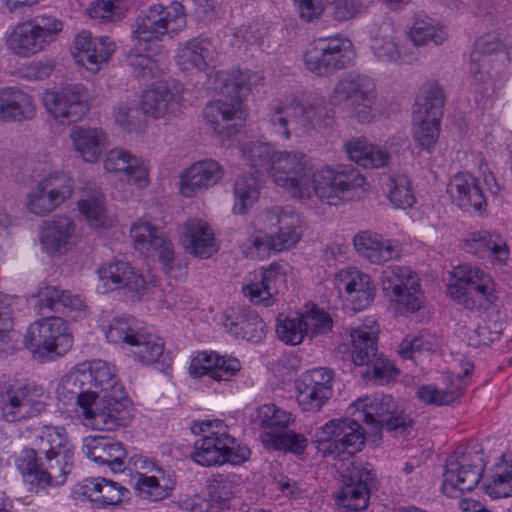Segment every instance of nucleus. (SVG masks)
Masks as SVG:
<instances>
[{
    "label": "nucleus",
    "instance_id": "nucleus-14",
    "mask_svg": "<svg viewBox=\"0 0 512 512\" xmlns=\"http://www.w3.org/2000/svg\"><path fill=\"white\" fill-rule=\"evenodd\" d=\"M443 104V90L436 82H428L421 87L415 101L412 136L416 144L428 152L439 139Z\"/></svg>",
    "mask_w": 512,
    "mask_h": 512
},
{
    "label": "nucleus",
    "instance_id": "nucleus-44",
    "mask_svg": "<svg viewBox=\"0 0 512 512\" xmlns=\"http://www.w3.org/2000/svg\"><path fill=\"white\" fill-rule=\"evenodd\" d=\"M73 150L86 163H96L108 147L107 134L97 127L74 126L69 134Z\"/></svg>",
    "mask_w": 512,
    "mask_h": 512
},
{
    "label": "nucleus",
    "instance_id": "nucleus-32",
    "mask_svg": "<svg viewBox=\"0 0 512 512\" xmlns=\"http://www.w3.org/2000/svg\"><path fill=\"white\" fill-rule=\"evenodd\" d=\"M406 140L400 136L387 140L384 146L371 142L368 138L353 137L345 142V151L350 160L367 169H379L388 165L390 150L397 145H404Z\"/></svg>",
    "mask_w": 512,
    "mask_h": 512
},
{
    "label": "nucleus",
    "instance_id": "nucleus-43",
    "mask_svg": "<svg viewBox=\"0 0 512 512\" xmlns=\"http://www.w3.org/2000/svg\"><path fill=\"white\" fill-rule=\"evenodd\" d=\"M34 97L18 87L0 90V119L4 122H21L35 117Z\"/></svg>",
    "mask_w": 512,
    "mask_h": 512
},
{
    "label": "nucleus",
    "instance_id": "nucleus-55",
    "mask_svg": "<svg viewBox=\"0 0 512 512\" xmlns=\"http://www.w3.org/2000/svg\"><path fill=\"white\" fill-rule=\"evenodd\" d=\"M134 360L142 365L157 363L164 352V341L145 326L129 346Z\"/></svg>",
    "mask_w": 512,
    "mask_h": 512
},
{
    "label": "nucleus",
    "instance_id": "nucleus-56",
    "mask_svg": "<svg viewBox=\"0 0 512 512\" xmlns=\"http://www.w3.org/2000/svg\"><path fill=\"white\" fill-rule=\"evenodd\" d=\"M262 185L252 174L239 176L234 184V204L232 211L235 215H245L259 200Z\"/></svg>",
    "mask_w": 512,
    "mask_h": 512
},
{
    "label": "nucleus",
    "instance_id": "nucleus-46",
    "mask_svg": "<svg viewBox=\"0 0 512 512\" xmlns=\"http://www.w3.org/2000/svg\"><path fill=\"white\" fill-rule=\"evenodd\" d=\"M467 252L480 258H489L493 265L503 266L509 259V248L506 241L496 233L477 231L465 240Z\"/></svg>",
    "mask_w": 512,
    "mask_h": 512
},
{
    "label": "nucleus",
    "instance_id": "nucleus-64",
    "mask_svg": "<svg viewBox=\"0 0 512 512\" xmlns=\"http://www.w3.org/2000/svg\"><path fill=\"white\" fill-rule=\"evenodd\" d=\"M87 11L93 19L115 22L124 18L126 7L123 0H93Z\"/></svg>",
    "mask_w": 512,
    "mask_h": 512
},
{
    "label": "nucleus",
    "instance_id": "nucleus-16",
    "mask_svg": "<svg viewBox=\"0 0 512 512\" xmlns=\"http://www.w3.org/2000/svg\"><path fill=\"white\" fill-rule=\"evenodd\" d=\"M381 286L400 315L418 312L425 303L418 275L406 266H388L381 273Z\"/></svg>",
    "mask_w": 512,
    "mask_h": 512
},
{
    "label": "nucleus",
    "instance_id": "nucleus-6",
    "mask_svg": "<svg viewBox=\"0 0 512 512\" xmlns=\"http://www.w3.org/2000/svg\"><path fill=\"white\" fill-rule=\"evenodd\" d=\"M191 431L195 435H202V438L194 443L191 453L192 460L204 467L230 463L240 465L250 456L247 446L237 442L228 433L227 425L219 420L194 421Z\"/></svg>",
    "mask_w": 512,
    "mask_h": 512
},
{
    "label": "nucleus",
    "instance_id": "nucleus-35",
    "mask_svg": "<svg viewBox=\"0 0 512 512\" xmlns=\"http://www.w3.org/2000/svg\"><path fill=\"white\" fill-rule=\"evenodd\" d=\"M223 175V167L218 161L211 158L196 161L181 174L179 191L184 197H194L199 192L217 185Z\"/></svg>",
    "mask_w": 512,
    "mask_h": 512
},
{
    "label": "nucleus",
    "instance_id": "nucleus-7",
    "mask_svg": "<svg viewBox=\"0 0 512 512\" xmlns=\"http://www.w3.org/2000/svg\"><path fill=\"white\" fill-rule=\"evenodd\" d=\"M185 27L186 15L180 2H172L168 6L151 5L143 10L134 22V48L139 51H152L157 43L173 39Z\"/></svg>",
    "mask_w": 512,
    "mask_h": 512
},
{
    "label": "nucleus",
    "instance_id": "nucleus-19",
    "mask_svg": "<svg viewBox=\"0 0 512 512\" xmlns=\"http://www.w3.org/2000/svg\"><path fill=\"white\" fill-rule=\"evenodd\" d=\"M484 470L478 452L456 450L446 459L441 489L450 498H459L472 491L479 483Z\"/></svg>",
    "mask_w": 512,
    "mask_h": 512
},
{
    "label": "nucleus",
    "instance_id": "nucleus-51",
    "mask_svg": "<svg viewBox=\"0 0 512 512\" xmlns=\"http://www.w3.org/2000/svg\"><path fill=\"white\" fill-rule=\"evenodd\" d=\"M450 384L438 386L435 384L421 385L417 388L418 399L429 405L445 406L450 405L463 395L464 380L460 374L449 378Z\"/></svg>",
    "mask_w": 512,
    "mask_h": 512
},
{
    "label": "nucleus",
    "instance_id": "nucleus-60",
    "mask_svg": "<svg viewBox=\"0 0 512 512\" xmlns=\"http://www.w3.org/2000/svg\"><path fill=\"white\" fill-rule=\"evenodd\" d=\"M387 194L390 202L397 208H409L415 202L411 182L406 175H391L387 182Z\"/></svg>",
    "mask_w": 512,
    "mask_h": 512
},
{
    "label": "nucleus",
    "instance_id": "nucleus-2",
    "mask_svg": "<svg viewBox=\"0 0 512 512\" xmlns=\"http://www.w3.org/2000/svg\"><path fill=\"white\" fill-rule=\"evenodd\" d=\"M368 190L369 183L358 169L342 167L335 170L331 166L313 169L307 157L294 198L306 201L316 197L324 204L336 206L360 198Z\"/></svg>",
    "mask_w": 512,
    "mask_h": 512
},
{
    "label": "nucleus",
    "instance_id": "nucleus-34",
    "mask_svg": "<svg viewBox=\"0 0 512 512\" xmlns=\"http://www.w3.org/2000/svg\"><path fill=\"white\" fill-rule=\"evenodd\" d=\"M343 478L344 484L335 495L336 504L350 511L366 509L370 497L368 484L373 479L372 472L366 467L352 465Z\"/></svg>",
    "mask_w": 512,
    "mask_h": 512
},
{
    "label": "nucleus",
    "instance_id": "nucleus-8",
    "mask_svg": "<svg viewBox=\"0 0 512 512\" xmlns=\"http://www.w3.org/2000/svg\"><path fill=\"white\" fill-rule=\"evenodd\" d=\"M64 23L52 13L38 14L10 26L3 41L7 51L18 58H30L44 52L61 34Z\"/></svg>",
    "mask_w": 512,
    "mask_h": 512
},
{
    "label": "nucleus",
    "instance_id": "nucleus-58",
    "mask_svg": "<svg viewBox=\"0 0 512 512\" xmlns=\"http://www.w3.org/2000/svg\"><path fill=\"white\" fill-rule=\"evenodd\" d=\"M130 55V65L136 75L143 80L160 78L168 68V60L164 54L158 53L150 56L134 48Z\"/></svg>",
    "mask_w": 512,
    "mask_h": 512
},
{
    "label": "nucleus",
    "instance_id": "nucleus-28",
    "mask_svg": "<svg viewBox=\"0 0 512 512\" xmlns=\"http://www.w3.org/2000/svg\"><path fill=\"white\" fill-rule=\"evenodd\" d=\"M183 85L176 80L156 82L141 94L140 106L146 116L154 119L174 115L183 99Z\"/></svg>",
    "mask_w": 512,
    "mask_h": 512
},
{
    "label": "nucleus",
    "instance_id": "nucleus-26",
    "mask_svg": "<svg viewBox=\"0 0 512 512\" xmlns=\"http://www.w3.org/2000/svg\"><path fill=\"white\" fill-rule=\"evenodd\" d=\"M334 372L317 367L303 372L296 384L297 401L304 412H319L333 395Z\"/></svg>",
    "mask_w": 512,
    "mask_h": 512
},
{
    "label": "nucleus",
    "instance_id": "nucleus-27",
    "mask_svg": "<svg viewBox=\"0 0 512 512\" xmlns=\"http://www.w3.org/2000/svg\"><path fill=\"white\" fill-rule=\"evenodd\" d=\"M85 372L89 375V388L99 389L103 395H97V403L101 406H113L112 403L122 404L127 413V418L119 425L124 426L131 420L129 401L125 398L123 386L118 382L115 366L103 360H93L82 363Z\"/></svg>",
    "mask_w": 512,
    "mask_h": 512
},
{
    "label": "nucleus",
    "instance_id": "nucleus-33",
    "mask_svg": "<svg viewBox=\"0 0 512 512\" xmlns=\"http://www.w3.org/2000/svg\"><path fill=\"white\" fill-rule=\"evenodd\" d=\"M353 245L360 257L376 265L400 259L403 250L399 240L370 230L358 232Z\"/></svg>",
    "mask_w": 512,
    "mask_h": 512
},
{
    "label": "nucleus",
    "instance_id": "nucleus-18",
    "mask_svg": "<svg viewBox=\"0 0 512 512\" xmlns=\"http://www.w3.org/2000/svg\"><path fill=\"white\" fill-rule=\"evenodd\" d=\"M24 345L35 356H63L73 345V335L63 318L45 317L29 326Z\"/></svg>",
    "mask_w": 512,
    "mask_h": 512
},
{
    "label": "nucleus",
    "instance_id": "nucleus-42",
    "mask_svg": "<svg viewBox=\"0 0 512 512\" xmlns=\"http://www.w3.org/2000/svg\"><path fill=\"white\" fill-rule=\"evenodd\" d=\"M476 106L482 112H498L500 91L503 88L506 73L495 75L490 70L470 71Z\"/></svg>",
    "mask_w": 512,
    "mask_h": 512
},
{
    "label": "nucleus",
    "instance_id": "nucleus-40",
    "mask_svg": "<svg viewBox=\"0 0 512 512\" xmlns=\"http://www.w3.org/2000/svg\"><path fill=\"white\" fill-rule=\"evenodd\" d=\"M286 272L282 265L271 264L261 273L259 281L243 288V293L255 304L268 307L273 304L274 296L286 287Z\"/></svg>",
    "mask_w": 512,
    "mask_h": 512
},
{
    "label": "nucleus",
    "instance_id": "nucleus-29",
    "mask_svg": "<svg viewBox=\"0 0 512 512\" xmlns=\"http://www.w3.org/2000/svg\"><path fill=\"white\" fill-rule=\"evenodd\" d=\"M334 285L354 311H362L374 301L376 286L373 280L356 267L338 271L334 276Z\"/></svg>",
    "mask_w": 512,
    "mask_h": 512
},
{
    "label": "nucleus",
    "instance_id": "nucleus-24",
    "mask_svg": "<svg viewBox=\"0 0 512 512\" xmlns=\"http://www.w3.org/2000/svg\"><path fill=\"white\" fill-rule=\"evenodd\" d=\"M259 222L267 230L274 252L293 248L302 238V220L291 208L273 207L259 216Z\"/></svg>",
    "mask_w": 512,
    "mask_h": 512
},
{
    "label": "nucleus",
    "instance_id": "nucleus-17",
    "mask_svg": "<svg viewBox=\"0 0 512 512\" xmlns=\"http://www.w3.org/2000/svg\"><path fill=\"white\" fill-rule=\"evenodd\" d=\"M97 274L99 279L97 290L100 293L120 290L132 301L143 300L156 288V282L152 276L143 275L123 261L105 263L98 268Z\"/></svg>",
    "mask_w": 512,
    "mask_h": 512
},
{
    "label": "nucleus",
    "instance_id": "nucleus-52",
    "mask_svg": "<svg viewBox=\"0 0 512 512\" xmlns=\"http://www.w3.org/2000/svg\"><path fill=\"white\" fill-rule=\"evenodd\" d=\"M143 323L131 315L113 317L103 328L108 343L124 348L129 347L143 329Z\"/></svg>",
    "mask_w": 512,
    "mask_h": 512
},
{
    "label": "nucleus",
    "instance_id": "nucleus-25",
    "mask_svg": "<svg viewBox=\"0 0 512 512\" xmlns=\"http://www.w3.org/2000/svg\"><path fill=\"white\" fill-rule=\"evenodd\" d=\"M509 56L505 33L499 30L487 32L474 44L469 71L478 73L480 70H490L495 72V75L505 74Z\"/></svg>",
    "mask_w": 512,
    "mask_h": 512
},
{
    "label": "nucleus",
    "instance_id": "nucleus-41",
    "mask_svg": "<svg viewBox=\"0 0 512 512\" xmlns=\"http://www.w3.org/2000/svg\"><path fill=\"white\" fill-rule=\"evenodd\" d=\"M234 495V482L223 475L213 478L204 497L195 496L184 503L187 510L193 512H221Z\"/></svg>",
    "mask_w": 512,
    "mask_h": 512
},
{
    "label": "nucleus",
    "instance_id": "nucleus-54",
    "mask_svg": "<svg viewBox=\"0 0 512 512\" xmlns=\"http://www.w3.org/2000/svg\"><path fill=\"white\" fill-rule=\"evenodd\" d=\"M446 26L437 19L418 16L414 20L409 37L415 46H426L430 43L438 46L447 39Z\"/></svg>",
    "mask_w": 512,
    "mask_h": 512
},
{
    "label": "nucleus",
    "instance_id": "nucleus-38",
    "mask_svg": "<svg viewBox=\"0 0 512 512\" xmlns=\"http://www.w3.org/2000/svg\"><path fill=\"white\" fill-rule=\"evenodd\" d=\"M82 451L87 458L109 467L114 473L123 472L127 467V453L123 444L109 437L97 435L84 438Z\"/></svg>",
    "mask_w": 512,
    "mask_h": 512
},
{
    "label": "nucleus",
    "instance_id": "nucleus-57",
    "mask_svg": "<svg viewBox=\"0 0 512 512\" xmlns=\"http://www.w3.org/2000/svg\"><path fill=\"white\" fill-rule=\"evenodd\" d=\"M484 487L492 498L512 496V459L502 458L497 462L485 480Z\"/></svg>",
    "mask_w": 512,
    "mask_h": 512
},
{
    "label": "nucleus",
    "instance_id": "nucleus-21",
    "mask_svg": "<svg viewBox=\"0 0 512 512\" xmlns=\"http://www.w3.org/2000/svg\"><path fill=\"white\" fill-rule=\"evenodd\" d=\"M89 90L80 83L69 84L59 90H47L43 105L48 114L60 123L80 120L90 108Z\"/></svg>",
    "mask_w": 512,
    "mask_h": 512
},
{
    "label": "nucleus",
    "instance_id": "nucleus-15",
    "mask_svg": "<svg viewBox=\"0 0 512 512\" xmlns=\"http://www.w3.org/2000/svg\"><path fill=\"white\" fill-rule=\"evenodd\" d=\"M354 58L352 41L337 33L315 39L304 54V66L317 76L328 77L349 66Z\"/></svg>",
    "mask_w": 512,
    "mask_h": 512
},
{
    "label": "nucleus",
    "instance_id": "nucleus-12",
    "mask_svg": "<svg viewBox=\"0 0 512 512\" xmlns=\"http://www.w3.org/2000/svg\"><path fill=\"white\" fill-rule=\"evenodd\" d=\"M377 89L373 78L359 73H348L336 83L329 96L331 106L347 104L353 117L360 124H370L376 119Z\"/></svg>",
    "mask_w": 512,
    "mask_h": 512
},
{
    "label": "nucleus",
    "instance_id": "nucleus-10",
    "mask_svg": "<svg viewBox=\"0 0 512 512\" xmlns=\"http://www.w3.org/2000/svg\"><path fill=\"white\" fill-rule=\"evenodd\" d=\"M37 456L32 449H23L16 465L30 490L59 486L65 483L74 463V446L66 448L44 458Z\"/></svg>",
    "mask_w": 512,
    "mask_h": 512
},
{
    "label": "nucleus",
    "instance_id": "nucleus-3",
    "mask_svg": "<svg viewBox=\"0 0 512 512\" xmlns=\"http://www.w3.org/2000/svg\"><path fill=\"white\" fill-rule=\"evenodd\" d=\"M264 77L251 70L217 71L214 89L222 94H233L229 100L218 99L209 102L203 109L205 122L218 136L230 137L234 127L230 124L241 119L242 97L262 85Z\"/></svg>",
    "mask_w": 512,
    "mask_h": 512
},
{
    "label": "nucleus",
    "instance_id": "nucleus-39",
    "mask_svg": "<svg viewBox=\"0 0 512 512\" xmlns=\"http://www.w3.org/2000/svg\"><path fill=\"white\" fill-rule=\"evenodd\" d=\"M223 326L236 338L258 343L265 337L266 325L257 312L245 308H231L223 315Z\"/></svg>",
    "mask_w": 512,
    "mask_h": 512
},
{
    "label": "nucleus",
    "instance_id": "nucleus-49",
    "mask_svg": "<svg viewBox=\"0 0 512 512\" xmlns=\"http://www.w3.org/2000/svg\"><path fill=\"white\" fill-rule=\"evenodd\" d=\"M81 489L85 497L102 507L116 506L129 495L123 485L101 477L84 480Z\"/></svg>",
    "mask_w": 512,
    "mask_h": 512
},
{
    "label": "nucleus",
    "instance_id": "nucleus-53",
    "mask_svg": "<svg viewBox=\"0 0 512 512\" xmlns=\"http://www.w3.org/2000/svg\"><path fill=\"white\" fill-rule=\"evenodd\" d=\"M33 445L35 448L31 449L37 453V456L43 455L44 458L57 453V451L73 447L66 430L63 427L52 425H43L35 429Z\"/></svg>",
    "mask_w": 512,
    "mask_h": 512
},
{
    "label": "nucleus",
    "instance_id": "nucleus-4",
    "mask_svg": "<svg viewBox=\"0 0 512 512\" xmlns=\"http://www.w3.org/2000/svg\"><path fill=\"white\" fill-rule=\"evenodd\" d=\"M89 375L82 363L64 375L58 384L57 395L63 401L76 400V412L86 427L94 430H115L127 418L122 404L101 406L96 392L86 388Z\"/></svg>",
    "mask_w": 512,
    "mask_h": 512
},
{
    "label": "nucleus",
    "instance_id": "nucleus-62",
    "mask_svg": "<svg viewBox=\"0 0 512 512\" xmlns=\"http://www.w3.org/2000/svg\"><path fill=\"white\" fill-rule=\"evenodd\" d=\"M115 124L123 131L129 133L141 132L144 121L139 115V110L133 101H125L117 104L113 109Z\"/></svg>",
    "mask_w": 512,
    "mask_h": 512
},
{
    "label": "nucleus",
    "instance_id": "nucleus-5",
    "mask_svg": "<svg viewBox=\"0 0 512 512\" xmlns=\"http://www.w3.org/2000/svg\"><path fill=\"white\" fill-rule=\"evenodd\" d=\"M242 157L256 170L294 198L307 155L297 150H275L269 143L250 141L240 147Z\"/></svg>",
    "mask_w": 512,
    "mask_h": 512
},
{
    "label": "nucleus",
    "instance_id": "nucleus-22",
    "mask_svg": "<svg viewBox=\"0 0 512 512\" xmlns=\"http://www.w3.org/2000/svg\"><path fill=\"white\" fill-rule=\"evenodd\" d=\"M39 244L43 252L61 257L71 252L81 241V229L67 214H58L42 221L38 227Z\"/></svg>",
    "mask_w": 512,
    "mask_h": 512
},
{
    "label": "nucleus",
    "instance_id": "nucleus-30",
    "mask_svg": "<svg viewBox=\"0 0 512 512\" xmlns=\"http://www.w3.org/2000/svg\"><path fill=\"white\" fill-rule=\"evenodd\" d=\"M116 50V44L107 36L93 37L90 32L77 34L72 56L78 66L91 73H98L106 65Z\"/></svg>",
    "mask_w": 512,
    "mask_h": 512
},
{
    "label": "nucleus",
    "instance_id": "nucleus-61",
    "mask_svg": "<svg viewBox=\"0 0 512 512\" xmlns=\"http://www.w3.org/2000/svg\"><path fill=\"white\" fill-rule=\"evenodd\" d=\"M256 421L265 429H286L294 423L295 417L291 412L269 403L257 409Z\"/></svg>",
    "mask_w": 512,
    "mask_h": 512
},
{
    "label": "nucleus",
    "instance_id": "nucleus-9",
    "mask_svg": "<svg viewBox=\"0 0 512 512\" xmlns=\"http://www.w3.org/2000/svg\"><path fill=\"white\" fill-rule=\"evenodd\" d=\"M320 118L317 107L286 96L270 103L264 121L271 134L287 141L307 134Z\"/></svg>",
    "mask_w": 512,
    "mask_h": 512
},
{
    "label": "nucleus",
    "instance_id": "nucleus-23",
    "mask_svg": "<svg viewBox=\"0 0 512 512\" xmlns=\"http://www.w3.org/2000/svg\"><path fill=\"white\" fill-rule=\"evenodd\" d=\"M44 408V402L31 386L16 381L0 385V412L6 422L30 419L40 414Z\"/></svg>",
    "mask_w": 512,
    "mask_h": 512
},
{
    "label": "nucleus",
    "instance_id": "nucleus-1",
    "mask_svg": "<svg viewBox=\"0 0 512 512\" xmlns=\"http://www.w3.org/2000/svg\"><path fill=\"white\" fill-rule=\"evenodd\" d=\"M396 410L397 404L390 395L375 393L358 398L347 409L354 418L330 420L316 431V440L324 446L326 455L352 456L360 451L365 442L359 421L371 425L378 433L388 416L396 413Z\"/></svg>",
    "mask_w": 512,
    "mask_h": 512
},
{
    "label": "nucleus",
    "instance_id": "nucleus-11",
    "mask_svg": "<svg viewBox=\"0 0 512 512\" xmlns=\"http://www.w3.org/2000/svg\"><path fill=\"white\" fill-rule=\"evenodd\" d=\"M130 484L137 498L154 503L169 498L176 487V475L170 468L143 455H134L127 461Z\"/></svg>",
    "mask_w": 512,
    "mask_h": 512
},
{
    "label": "nucleus",
    "instance_id": "nucleus-48",
    "mask_svg": "<svg viewBox=\"0 0 512 512\" xmlns=\"http://www.w3.org/2000/svg\"><path fill=\"white\" fill-rule=\"evenodd\" d=\"M77 207L79 213L93 229L108 230L117 223L116 217L107 211L105 196L98 189L84 191L77 202Z\"/></svg>",
    "mask_w": 512,
    "mask_h": 512
},
{
    "label": "nucleus",
    "instance_id": "nucleus-59",
    "mask_svg": "<svg viewBox=\"0 0 512 512\" xmlns=\"http://www.w3.org/2000/svg\"><path fill=\"white\" fill-rule=\"evenodd\" d=\"M276 334L279 340L289 345L302 343L307 336V326L303 323L302 314H280L277 318Z\"/></svg>",
    "mask_w": 512,
    "mask_h": 512
},
{
    "label": "nucleus",
    "instance_id": "nucleus-37",
    "mask_svg": "<svg viewBox=\"0 0 512 512\" xmlns=\"http://www.w3.org/2000/svg\"><path fill=\"white\" fill-rule=\"evenodd\" d=\"M371 49L374 56L383 62L403 64L415 59L398 40L396 28L390 20H384L371 31Z\"/></svg>",
    "mask_w": 512,
    "mask_h": 512
},
{
    "label": "nucleus",
    "instance_id": "nucleus-47",
    "mask_svg": "<svg viewBox=\"0 0 512 512\" xmlns=\"http://www.w3.org/2000/svg\"><path fill=\"white\" fill-rule=\"evenodd\" d=\"M447 191L461 209L474 208L482 210L486 205L485 197L478 180L468 172H461L453 176L448 184Z\"/></svg>",
    "mask_w": 512,
    "mask_h": 512
},
{
    "label": "nucleus",
    "instance_id": "nucleus-13",
    "mask_svg": "<svg viewBox=\"0 0 512 512\" xmlns=\"http://www.w3.org/2000/svg\"><path fill=\"white\" fill-rule=\"evenodd\" d=\"M74 193V180L63 170L47 171L44 167L30 191L24 206L35 216L45 217L62 206Z\"/></svg>",
    "mask_w": 512,
    "mask_h": 512
},
{
    "label": "nucleus",
    "instance_id": "nucleus-20",
    "mask_svg": "<svg viewBox=\"0 0 512 512\" xmlns=\"http://www.w3.org/2000/svg\"><path fill=\"white\" fill-rule=\"evenodd\" d=\"M220 55L221 49L216 40L207 36H196L178 43L174 61L185 75H209L218 64Z\"/></svg>",
    "mask_w": 512,
    "mask_h": 512
},
{
    "label": "nucleus",
    "instance_id": "nucleus-36",
    "mask_svg": "<svg viewBox=\"0 0 512 512\" xmlns=\"http://www.w3.org/2000/svg\"><path fill=\"white\" fill-rule=\"evenodd\" d=\"M179 242L188 254L198 258H209L218 250L213 229L200 218H189L182 224Z\"/></svg>",
    "mask_w": 512,
    "mask_h": 512
},
{
    "label": "nucleus",
    "instance_id": "nucleus-50",
    "mask_svg": "<svg viewBox=\"0 0 512 512\" xmlns=\"http://www.w3.org/2000/svg\"><path fill=\"white\" fill-rule=\"evenodd\" d=\"M378 326L375 322L364 323L352 329L351 359L357 366L367 365L377 351Z\"/></svg>",
    "mask_w": 512,
    "mask_h": 512
},
{
    "label": "nucleus",
    "instance_id": "nucleus-45",
    "mask_svg": "<svg viewBox=\"0 0 512 512\" xmlns=\"http://www.w3.org/2000/svg\"><path fill=\"white\" fill-rule=\"evenodd\" d=\"M451 274L458 282L467 285L480 305H491L496 301V283L488 273L469 264H460L453 268Z\"/></svg>",
    "mask_w": 512,
    "mask_h": 512
},
{
    "label": "nucleus",
    "instance_id": "nucleus-63",
    "mask_svg": "<svg viewBox=\"0 0 512 512\" xmlns=\"http://www.w3.org/2000/svg\"><path fill=\"white\" fill-rule=\"evenodd\" d=\"M241 250L246 258L252 260H264L274 252L269 234L263 227L247 238Z\"/></svg>",
    "mask_w": 512,
    "mask_h": 512
},
{
    "label": "nucleus",
    "instance_id": "nucleus-31",
    "mask_svg": "<svg viewBox=\"0 0 512 512\" xmlns=\"http://www.w3.org/2000/svg\"><path fill=\"white\" fill-rule=\"evenodd\" d=\"M130 234L138 250L158 256L164 273L170 274L173 271L174 247L161 230L148 221L138 220L132 224Z\"/></svg>",
    "mask_w": 512,
    "mask_h": 512
}]
</instances>
